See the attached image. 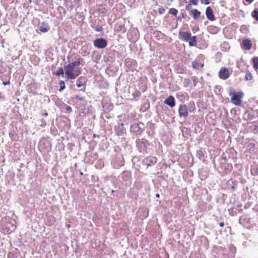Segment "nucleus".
Instances as JSON below:
<instances>
[{
	"label": "nucleus",
	"instance_id": "nucleus-19",
	"mask_svg": "<svg viewBox=\"0 0 258 258\" xmlns=\"http://www.w3.org/2000/svg\"><path fill=\"white\" fill-rule=\"evenodd\" d=\"M170 13L175 16L177 13V10L175 9L172 8L170 10Z\"/></svg>",
	"mask_w": 258,
	"mask_h": 258
},
{
	"label": "nucleus",
	"instance_id": "nucleus-18",
	"mask_svg": "<svg viewBox=\"0 0 258 258\" xmlns=\"http://www.w3.org/2000/svg\"><path fill=\"white\" fill-rule=\"evenodd\" d=\"M252 16L257 21H258V10L254 11L252 13Z\"/></svg>",
	"mask_w": 258,
	"mask_h": 258
},
{
	"label": "nucleus",
	"instance_id": "nucleus-1",
	"mask_svg": "<svg viewBox=\"0 0 258 258\" xmlns=\"http://www.w3.org/2000/svg\"><path fill=\"white\" fill-rule=\"evenodd\" d=\"M80 61L76 60L70 62L64 67V74L67 79H75L81 73Z\"/></svg>",
	"mask_w": 258,
	"mask_h": 258
},
{
	"label": "nucleus",
	"instance_id": "nucleus-12",
	"mask_svg": "<svg viewBox=\"0 0 258 258\" xmlns=\"http://www.w3.org/2000/svg\"><path fill=\"white\" fill-rule=\"evenodd\" d=\"M189 45L190 46H195L197 44L196 40V37L193 36L191 38H190L189 39Z\"/></svg>",
	"mask_w": 258,
	"mask_h": 258
},
{
	"label": "nucleus",
	"instance_id": "nucleus-8",
	"mask_svg": "<svg viewBox=\"0 0 258 258\" xmlns=\"http://www.w3.org/2000/svg\"><path fill=\"white\" fill-rule=\"evenodd\" d=\"M164 103L170 107H173L175 105L174 97L171 96H169L164 101Z\"/></svg>",
	"mask_w": 258,
	"mask_h": 258
},
{
	"label": "nucleus",
	"instance_id": "nucleus-5",
	"mask_svg": "<svg viewBox=\"0 0 258 258\" xmlns=\"http://www.w3.org/2000/svg\"><path fill=\"white\" fill-rule=\"evenodd\" d=\"M178 112L180 116L186 117L188 114L187 107L185 105L179 106Z\"/></svg>",
	"mask_w": 258,
	"mask_h": 258
},
{
	"label": "nucleus",
	"instance_id": "nucleus-3",
	"mask_svg": "<svg viewBox=\"0 0 258 258\" xmlns=\"http://www.w3.org/2000/svg\"><path fill=\"white\" fill-rule=\"evenodd\" d=\"M94 44L95 47L98 48H103L106 46V41L105 39L100 38L94 41Z\"/></svg>",
	"mask_w": 258,
	"mask_h": 258
},
{
	"label": "nucleus",
	"instance_id": "nucleus-14",
	"mask_svg": "<svg viewBox=\"0 0 258 258\" xmlns=\"http://www.w3.org/2000/svg\"><path fill=\"white\" fill-rule=\"evenodd\" d=\"M253 61L254 67L255 69H258V57L254 58Z\"/></svg>",
	"mask_w": 258,
	"mask_h": 258
},
{
	"label": "nucleus",
	"instance_id": "nucleus-4",
	"mask_svg": "<svg viewBox=\"0 0 258 258\" xmlns=\"http://www.w3.org/2000/svg\"><path fill=\"white\" fill-rule=\"evenodd\" d=\"M219 77L222 79H226L229 77V74L228 69L223 68L221 69L219 73Z\"/></svg>",
	"mask_w": 258,
	"mask_h": 258
},
{
	"label": "nucleus",
	"instance_id": "nucleus-11",
	"mask_svg": "<svg viewBox=\"0 0 258 258\" xmlns=\"http://www.w3.org/2000/svg\"><path fill=\"white\" fill-rule=\"evenodd\" d=\"M191 15L195 19H197L200 17V12L197 10L195 9L191 12Z\"/></svg>",
	"mask_w": 258,
	"mask_h": 258
},
{
	"label": "nucleus",
	"instance_id": "nucleus-6",
	"mask_svg": "<svg viewBox=\"0 0 258 258\" xmlns=\"http://www.w3.org/2000/svg\"><path fill=\"white\" fill-rule=\"evenodd\" d=\"M206 15L207 18L210 21H214L215 19L213 11L210 7H207L206 10Z\"/></svg>",
	"mask_w": 258,
	"mask_h": 258
},
{
	"label": "nucleus",
	"instance_id": "nucleus-28",
	"mask_svg": "<svg viewBox=\"0 0 258 258\" xmlns=\"http://www.w3.org/2000/svg\"><path fill=\"white\" fill-rule=\"evenodd\" d=\"M203 64H202L201 65L200 67L202 68V67H203Z\"/></svg>",
	"mask_w": 258,
	"mask_h": 258
},
{
	"label": "nucleus",
	"instance_id": "nucleus-7",
	"mask_svg": "<svg viewBox=\"0 0 258 258\" xmlns=\"http://www.w3.org/2000/svg\"><path fill=\"white\" fill-rule=\"evenodd\" d=\"M191 35L188 32H180L179 37L181 39L187 41L190 38Z\"/></svg>",
	"mask_w": 258,
	"mask_h": 258
},
{
	"label": "nucleus",
	"instance_id": "nucleus-25",
	"mask_svg": "<svg viewBox=\"0 0 258 258\" xmlns=\"http://www.w3.org/2000/svg\"><path fill=\"white\" fill-rule=\"evenodd\" d=\"M223 225H224V224H223V223H221L220 224V226L221 227L223 226Z\"/></svg>",
	"mask_w": 258,
	"mask_h": 258
},
{
	"label": "nucleus",
	"instance_id": "nucleus-22",
	"mask_svg": "<svg viewBox=\"0 0 258 258\" xmlns=\"http://www.w3.org/2000/svg\"><path fill=\"white\" fill-rule=\"evenodd\" d=\"M190 3L194 5H197L198 4V0H190Z\"/></svg>",
	"mask_w": 258,
	"mask_h": 258
},
{
	"label": "nucleus",
	"instance_id": "nucleus-21",
	"mask_svg": "<svg viewBox=\"0 0 258 258\" xmlns=\"http://www.w3.org/2000/svg\"><path fill=\"white\" fill-rule=\"evenodd\" d=\"M201 2L202 4H204L205 5H208L209 3V0H201Z\"/></svg>",
	"mask_w": 258,
	"mask_h": 258
},
{
	"label": "nucleus",
	"instance_id": "nucleus-9",
	"mask_svg": "<svg viewBox=\"0 0 258 258\" xmlns=\"http://www.w3.org/2000/svg\"><path fill=\"white\" fill-rule=\"evenodd\" d=\"M242 45L244 49L249 50L251 48V43L249 40H244L242 42Z\"/></svg>",
	"mask_w": 258,
	"mask_h": 258
},
{
	"label": "nucleus",
	"instance_id": "nucleus-10",
	"mask_svg": "<svg viewBox=\"0 0 258 258\" xmlns=\"http://www.w3.org/2000/svg\"><path fill=\"white\" fill-rule=\"evenodd\" d=\"M39 30L43 33L46 32L49 30V27L45 24H42L39 27Z\"/></svg>",
	"mask_w": 258,
	"mask_h": 258
},
{
	"label": "nucleus",
	"instance_id": "nucleus-23",
	"mask_svg": "<svg viewBox=\"0 0 258 258\" xmlns=\"http://www.w3.org/2000/svg\"><path fill=\"white\" fill-rule=\"evenodd\" d=\"M3 85H9L10 84V82L9 81H7V82H4L3 83Z\"/></svg>",
	"mask_w": 258,
	"mask_h": 258
},
{
	"label": "nucleus",
	"instance_id": "nucleus-27",
	"mask_svg": "<svg viewBox=\"0 0 258 258\" xmlns=\"http://www.w3.org/2000/svg\"><path fill=\"white\" fill-rule=\"evenodd\" d=\"M77 86H78V87H80V84H77Z\"/></svg>",
	"mask_w": 258,
	"mask_h": 258
},
{
	"label": "nucleus",
	"instance_id": "nucleus-26",
	"mask_svg": "<svg viewBox=\"0 0 258 258\" xmlns=\"http://www.w3.org/2000/svg\"><path fill=\"white\" fill-rule=\"evenodd\" d=\"M156 196V197H158V198L159 197V195L158 194H157Z\"/></svg>",
	"mask_w": 258,
	"mask_h": 258
},
{
	"label": "nucleus",
	"instance_id": "nucleus-13",
	"mask_svg": "<svg viewBox=\"0 0 258 258\" xmlns=\"http://www.w3.org/2000/svg\"><path fill=\"white\" fill-rule=\"evenodd\" d=\"M139 125L137 124H134L131 126V130L133 132H138L139 131V127L138 126Z\"/></svg>",
	"mask_w": 258,
	"mask_h": 258
},
{
	"label": "nucleus",
	"instance_id": "nucleus-17",
	"mask_svg": "<svg viewBox=\"0 0 258 258\" xmlns=\"http://www.w3.org/2000/svg\"><path fill=\"white\" fill-rule=\"evenodd\" d=\"M59 85H60V89H59V91H61L62 90H63L64 87H65V85H64V82L63 81H61L59 83Z\"/></svg>",
	"mask_w": 258,
	"mask_h": 258
},
{
	"label": "nucleus",
	"instance_id": "nucleus-20",
	"mask_svg": "<svg viewBox=\"0 0 258 258\" xmlns=\"http://www.w3.org/2000/svg\"><path fill=\"white\" fill-rule=\"evenodd\" d=\"M192 67L194 68H199V64L196 61H194L192 63Z\"/></svg>",
	"mask_w": 258,
	"mask_h": 258
},
{
	"label": "nucleus",
	"instance_id": "nucleus-2",
	"mask_svg": "<svg viewBox=\"0 0 258 258\" xmlns=\"http://www.w3.org/2000/svg\"><path fill=\"white\" fill-rule=\"evenodd\" d=\"M231 96V102L235 105H239L241 103V98H242L244 94L242 92H231L230 94Z\"/></svg>",
	"mask_w": 258,
	"mask_h": 258
},
{
	"label": "nucleus",
	"instance_id": "nucleus-24",
	"mask_svg": "<svg viewBox=\"0 0 258 258\" xmlns=\"http://www.w3.org/2000/svg\"><path fill=\"white\" fill-rule=\"evenodd\" d=\"M246 1L248 2H252L253 0H245Z\"/></svg>",
	"mask_w": 258,
	"mask_h": 258
},
{
	"label": "nucleus",
	"instance_id": "nucleus-15",
	"mask_svg": "<svg viewBox=\"0 0 258 258\" xmlns=\"http://www.w3.org/2000/svg\"><path fill=\"white\" fill-rule=\"evenodd\" d=\"M55 74L57 76L63 75L64 74L63 70H62V69L60 68L57 71Z\"/></svg>",
	"mask_w": 258,
	"mask_h": 258
},
{
	"label": "nucleus",
	"instance_id": "nucleus-16",
	"mask_svg": "<svg viewBox=\"0 0 258 258\" xmlns=\"http://www.w3.org/2000/svg\"><path fill=\"white\" fill-rule=\"evenodd\" d=\"M252 78V75L251 73H249V72H247L246 74V76H245V79L247 80H251Z\"/></svg>",
	"mask_w": 258,
	"mask_h": 258
}]
</instances>
